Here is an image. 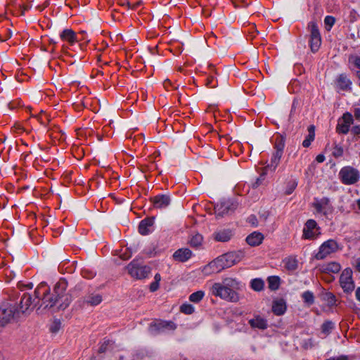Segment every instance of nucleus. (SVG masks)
I'll use <instances>...</instances> for the list:
<instances>
[{
  "mask_svg": "<svg viewBox=\"0 0 360 360\" xmlns=\"http://www.w3.org/2000/svg\"><path fill=\"white\" fill-rule=\"evenodd\" d=\"M352 82L345 75H340L337 79L338 86L343 91L351 89Z\"/></svg>",
  "mask_w": 360,
  "mask_h": 360,
  "instance_id": "nucleus-21",
  "label": "nucleus"
},
{
  "mask_svg": "<svg viewBox=\"0 0 360 360\" xmlns=\"http://www.w3.org/2000/svg\"><path fill=\"white\" fill-rule=\"evenodd\" d=\"M244 257L245 252L243 251L229 252L211 262L205 266V269H210L219 272L226 267H230L240 262Z\"/></svg>",
  "mask_w": 360,
  "mask_h": 360,
  "instance_id": "nucleus-3",
  "label": "nucleus"
},
{
  "mask_svg": "<svg viewBox=\"0 0 360 360\" xmlns=\"http://www.w3.org/2000/svg\"><path fill=\"white\" fill-rule=\"evenodd\" d=\"M233 236V230L230 229H224L215 231L213 234V238L218 242L225 243L230 240Z\"/></svg>",
  "mask_w": 360,
  "mask_h": 360,
  "instance_id": "nucleus-13",
  "label": "nucleus"
},
{
  "mask_svg": "<svg viewBox=\"0 0 360 360\" xmlns=\"http://www.w3.org/2000/svg\"><path fill=\"white\" fill-rule=\"evenodd\" d=\"M309 32L310 33V48L311 51L316 52L319 50L321 44V34L316 22H311L308 25Z\"/></svg>",
  "mask_w": 360,
  "mask_h": 360,
  "instance_id": "nucleus-8",
  "label": "nucleus"
},
{
  "mask_svg": "<svg viewBox=\"0 0 360 360\" xmlns=\"http://www.w3.org/2000/svg\"><path fill=\"white\" fill-rule=\"evenodd\" d=\"M129 274L137 279L145 278L150 271V268L141 266L136 261H132L127 266Z\"/></svg>",
  "mask_w": 360,
  "mask_h": 360,
  "instance_id": "nucleus-6",
  "label": "nucleus"
},
{
  "mask_svg": "<svg viewBox=\"0 0 360 360\" xmlns=\"http://www.w3.org/2000/svg\"><path fill=\"white\" fill-rule=\"evenodd\" d=\"M159 288V283L158 282H153L150 285V290L151 292H155Z\"/></svg>",
  "mask_w": 360,
  "mask_h": 360,
  "instance_id": "nucleus-45",
  "label": "nucleus"
},
{
  "mask_svg": "<svg viewBox=\"0 0 360 360\" xmlns=\"http://www.w3.org/2000/svg\"><path fill=\"white\" fill-rule=\"evenodd\" d=\"M250 325L252 328L259 329H265L267 327L266 321L260 316H256L255 318L249 321Z\"/></svg>",
  "mask_w": 360,
  "mask_h": 360,
  "instance_id": "nucleus-22",
  "label": "nucleus"
},
{
  "mask_svg": "<svg viewBox=\"0 0 360 360\" xmlns=\"http://www.w3.org/2000/svg\"><path fill=\"white\" fill-rule=\"evenodd\" d=\"M238 203L231 200H224L217 204L214 207V211L217 217H224L229 215L234 212L237 208Z\"/></svg>",
  "mask_w": 360,
  "mask_h": 360,
  "instance_id": "nucleus-9",
  "label": "nucleus"
},
{
  "mask_svg": "<svg viewBox=\"0 0 360 360\" xmlns=\"http://www.w3.org/2000/svg\"><path fill=\"white\" fill-rule=\"evenodd\" d=\"M154 218H147L142 220L139 225V232L141 235H146L149 233V228L153 225Z\"/></svg>",
  "mask_w": 360,
  "mask_h": 360,
  "instance_id": "nucleus-19",
  "label": "nucleus"
},
{
  "mask_svg": "<svg viewBox=\"0 0 360 360\" xmlns=\"http://www.w3.org/2000/svg\"><path fill=\"white\" fill-rule=\"evenodd\" d=\"M248 221L250 224H251L254 227H257L258 226V221L255 216L251 215L248 217Z\"/></svg>",
  "mask_w": 360,
  "mask_h": 360,
  "instance_id": "nucleus-43",
  "label": "nucleus"
},
{
  "mask_svg": "<svg viewBox=\"0 0 360 360\" xmlns=\"http://www.w3.org/2000/svg\"><path fill=\"white\" fill-rule=\"evenodd\" d=\"M349 126L342 122L341 121L338 124L336 130L339 134H347L349 131Z\"/></svg>",
  "mask_w": 360,
  "mask_h": 360,
  "instance_id": "nucleus-34",
  "label": "nucleus"
},
{
  "mask_svg": "<svg viewBox=\"0 0 360 360\" xmlns=\"http://www.w3.org/2000/svg\"><path fill=\"white\" fill-rule=\"evenodd\" d=\"M181 311L186 314H191L194 311V307L190 304H184L180 307Z\"/></svg>",
  "mask_w": 360,
  "mask_h": 360,
  "instance_id": "nucleus-35",
  "label": "nucleus"
},
{
  "mask_svg": "<svg viewBox=\"0 0 360 360\" xmlns=\"http://www.w3.org/2000/svg\"><path fill=\"white\" fill-rule=\"evenodd\" d=\"M282 155L283 154H281L279 152H275L274 153V155H273L272 158H271V165H268L267 167H273V169L274 170L276 169V167L278 166Z\"/></svg>",
  "mask_w": 360,
  "mask_h": 360,
  "instance_id": "nucleus-29",
  "label": "nucleus"
},
{
  "mask_svg": "<svg viewBox=\"0 0 360 360\" xmlns=\"http://www.w3.org/2000/svg\"><path fill=\"white\" fill-rule=\"evenodd\" d=\"M340 283L342 288L346 292H351L354 289V283L352 279V271L345 269L341 274Z\"/></svg>",
  "mask_w": 360,
  "mask_h": 360,
  "instance_id": "nucleus-10",
  "label": "nucleus"
},
{
  "mask_svg": "<svg viewBox=\"0 0 360 360\" xmlns=\"http://www.w3.org/2000/svg\"><path fill=\"white\" fill-rule=\"evenodd\" d=\"M169 328L171 330H174L176 326L173 322L160 321L151 323L150 325L149 330L152 333H158L162 331L165 328Z\"/></svg>",
  "mask_w": 360,
  "mask_h": 360,
  "instance_id": "nucleus-12",
  "label": "nucleus"
},
{
  "mask_svg": "<svg viewBox=\"0 0 360 360\" xmlns=\"http://www.w3.org/2000/svg\"><path fill=\"white\" fill-rule=\"evenodd\" d=\"M28 8H29V7H28V6H23L22 7L21 15H24L25 11V10H27Z\"/></svg>",
  "mask_w": 360,
  "mask_h": 360,
  "instance_id": "nucleus-55",
  "label": "nucleus"
},
{
  "mask_svg": "<svg viewBox=\"0 0 360 360\" xmlns=\"http://www.w3.org/2000/svg\"><path fill=\"white\" fill-rule=\"evenodd\" d=\"M341 122L350 127V125L352 124V122H353V117H352V114H350L349 112L345 113L342 117Z\"/></svg>",
  "mask_w": 360,
  "mask_h": 360,
  "instance_id": "nucleus-37",
  "label": "nucleus"
},
{
  "mask_svg": "<svg viewBox=\"0 0 360 360\" xmlns=\"http://www.w3.org/2000/svg\"><path fill=\"white\" fill-rule=\"evenodd\" d=\"M141 4V1H138L137 3H136V4H135L132 7H133V8H135V7H136V6H139Z\"/></svg>",
  "mask_w": 360,
  "mask_h": 360,
  "instance_id": "nucleus-58",
  "label": "nucleus"
},
{
  "mask_svg": "<svg viewBox=\"0 0 360 360\" xmlns=\"http://www.w3.org/2000/svg\"><path fill=\"white\" fill-rule=\"evenodd\" d=\"M332 154L336 158L342 157L343 155L342 147L338 144H335L333 149Z\"/></svg>",
  "mask_w": 360,
  "mask_h": 360,
  "instance_id": "nucleus-36",
  "label": "nucleus"
},
{
  "mask_svg": "<svg viewBox=\"0 0 360 360\" xmlns=\"http://www.w3.org/2000/svg\"><path fill=\"white\" fill-rule=\"evenodd\" d=\"M239 288V283L236 279L226 278L222 283H214L211 287V292L216 297L236 302L239 300V296L236 292Z\"/></svg>",
  "mask_w": 360,
  "mask_h": 360,
  "instance_id": "nucleus-2",
  "label": "nucleus"
},
{
  "mask_svg": "<svg viewBox=\"0 0 360 360\" xmlns=\"http://www.w3.org/2000/svg\"><path fill=\"white\" fill-rule=\"evenodd\" d=\"M316 160L318 162H323L325 160V156L322 154H319L316 156Z\"/></svg>",
  "mask_w": 360,
  "mask_h": 360,
  "instance_id": "nucleus-46",
  "label": "nucleus"
},
{
  "mask_svg": "<svg viewBox=\"0 0 360 360\" xmlns=\"http://www.w3.org/2000/svg\"><path fill=\"white\" fill-rule=\"evenodd\" d=\"M269 288L271 290H277L280 284V278L278 276H270L268 278Z\"/></svg>",
  "mask_w": 360,
  "mask_h": 360,
  "instance_id": "nucleus-25",
  "label": "nucleus"
},
{
  "mask_svg": "<svg viewBox=\"0 0 360 360\" xmlns=\"http://www.w3.org/2000/svg\"><path fill=\"white\" fill-rule=\"evenodd\" d=\"M356 269L358 271H360V259L356 260Z\"/></svg>",
  "mask_w": 360,
  "mask_h": 360,
  "instance_id": "nucleus-51",
  "label": "nucleus"
},
{
  "mask_svg": "<svg viewBox=\"0 0 360 360\" xmlns=\"http://www.w3.org/2000/svg\"><path fill=\"white\" fill-rule=\"evenodd\" d=\"M340 265L335 262H330L321 266V271L326 273H338L340 270Z\"/></svg>",
  "mask_w": 360,
  "mask_h": 360,
  "instance_id": "nucleus-23",
  "label": "nucleus"
},
{
  "mask_svg": "<svg viewBox=\"0 0 360 360\" xmlns=\"http://www.w3.org/2000/svg\"><path fill=\"white\" fill-rule=\"evenodd\" d=\"M309 130V134H311V133H313V134H315L314 133V126H310L308 129Z\"/></svg>",
  "mask_w": 360,
  "mask_h": 360,
  "instance_id": "nucleus-54",
  "label": "nucleus"
},
{
  "mask_svg": "<svg viewBox=\"0 0 360 360\" xmlns=\"http://www.w3.org/2000/svg\"><path fill=\"white\" fill-rule=\"evenodd\" d=\"M26 287L31 289L33 287V284L32 283H30L27 285H26Z\"/></svg>",
  "mask_w": 360,
  "mask_h": 360,
  "instance_id": "nucleus-56",
  "label": "nucleus"
},
{
  "mask_svg": "<svg viewBox=\"0 0 360 360\" xmlns=\"http://www.w3.org/2000/svg\"><path fill=\"white\" fill-rule=\"evenodd\" d=\"M315 134H313V133H311V134H309L308 136L303 141L302 146L305 148L309 147L312 141L314 139Z\"/></svg>",
  "mask_w": 360,
  "mask_h": 360,
  "instance_id": "nucleus-38",
  "label": "nucleus"
},
{
  "mask_svg": "<svg viewBox=\"0 0 360 360\" xmlns=\"http://www.w3.org/2000/svg\"><path fill=\"white\" fill-rule=\"evenodd\" d=\"M356 205H357L358 209L360 210V199H359L356 201Z\"/></svg>",
  "mask_w": 360,
  "mask_h": 360,
  "instance_id": "nucleus-59",
  "label": "nucleus"
},
{
  "mask_svg": "<svg viewBox=\"0 0 360 360\" xmlns=\"http://www.w3.org/2000/svg\"><path fill=\"white\" fill-rule=\"evenodd\" d=\"M46 6V5H45L44 7H40V6H38V8H39L40 11H42L45 7Z\"/></svg>",
  "mask_w": 360,
  "mask_h": 360,
  "instance_id": "nucleus-60",
  "label": "nucleus"
},
{
  "mask_svg": "<svg viewBox=\"0 0 360 360\" xmlns=\"http://www.w3.org/2000/svg\"><path fill=\"white\" fill-rule=\"evenodd\" d=\"M356 299L360 301V287L357 288L355 292Z\"/></svg>",
  "mask_w": 360,
  "mask_h": 360,
  "instance_id": "nucleus-50",
  "label": "nucleus"
},
{
  "mask_svg": "<svg viewBox=\"0 0 360 360\" xmlns=\"http://www.w3.org/2000/svg\"><path fill=\"white\" fill-rule=\"evenodd\" d=\"M284 146H285V143H284L283 138V137L278 138L276 141V145H275L276 152H279L281 154H283V150L284 149Z\"/></svg>",
  "mask_w": 360,
  "mask_h": 360,
  "instance_id": "nucleus-33",
  "label": "nucleus"
},
{
  "mask_svg": "<svg viewBox=\"0 0 360 360\" xmlns=\"http://www.w3.org/2000/svg\"><path fill=\"white\" fill-rule=\"evenodd\" d=\"M264 238V236L262 233L254 231L246 237L245 240L249 245L255 247L262 244Z\"/></svg>",
  "mask_w": 360,
  "mask_h": 360,
  "instance_id": "nucleus-17",
  "label": "nucleus"
},
{
  "mask_svg": "<svg viewBox=\"0 0 360 360\" xmlns=\"http://www.w3.org/2000/svg\"><path fill=\"white\" fill-rule=\"evenodd\" d=\"M326 297L329 305L332 306L335 304V297L333 294L328 293L326 295Z\"/></svg>",
  "mask_w": 360,
  "mask_h": 360,
  "instance_id": "nucleus-44",
  "label": "nucleus"
},
{
  "mask_svg": "<svg viewBox=\"0 0 360 360\" xmlns=\"http://www.w3.org/2000/svg\"><path fill=\"white\" fill-rule=\"evenodd\" d=\"M204 295V292L202 290H199L192 293L189 296V300L192 302L198 303L203 298Z\"/></svg>",
  "mask_w": 360,
  "mask_h": 360,
  "instance_id": "nucleus-28",
  "label": "nucleus"
},
{
  "mask_svg": "<svg viewBox=\"0 0 360 360\" xmlns=\"http://www.w3.org/2000/svg\"><path fill=\"white\" fill-rule=\"evenodd\" d=\"M58 330V327H55V328H51V331L55 333V332H57Z\"/></svg>",
  "mask_w": 360,
  "mask_h": 360,
  "instance_id": "nucleus-57",
  "label": "nucleus"
},
{
  "mask_svg": "<svg viewBox=\"0 0 360 360\" xmlns=\"http://www.w3.org/2000/svg\"><path fill=\"white\" fill-rule=\"evenodd\" d=\"M265 175H266V173L263 172L260 175V176L257 179L256 181L252 184V187L254 188H257L262 183V181L264 180Z\"/></svg>",
  "mask_w": 360,
  "mask_h": 360,
  "instance_id": "nucleus-41",
  "label": "nucleus"
},
{
  "mask_svg": "<svg viewBox=\"0 0 360 360\" xmlns=\"http://www.w3.org/2000/svg\"><path fill=\"white\" fill-rule=\"evenodd\" d=\"M354 114L355 118L360 120V108H355Z\"/></svg>",
  "mask_w": 360,
  "mask_h": 360,
  "instance_id": "nucleus-47",
  "label": "nucleus"
},
{
  "mask_svg": "<svg viewBox=\"0 0 360 360\" xmlns=\"http://www.w3.org/2000/svg\"><path fill=\"white\" fill-rule=\"evenodd\" d=\"M302 297L304 302L309 306L314 303V295L311 291H305L302 293Z\"/></svg>",
  "mask_w": 360,
  "mask_h": 360,
  "instance_id": "nucleus-26",
  "label": "nucleus"
},
{
  "mask_svg": "<svg viewBox=\"0 0 360 360\" xmlns=\"http://www.w3.org/2000/svg\"><path fill=\"white\" fill-rule=\"evenodd\" d=\"M213 81V77L208 78L207 82V86H210V88H214L216 85H211L212 82Z\"/></svg>",
  "mask_w": 360,
  "mask_h": 360,
  "instance_id": "nucleus-49",
  "label": "nucleus"
},
{
  "mask_svg": "<svg viewBox=\"0 0 360 360\" xmlns=\"http://www.w3.org/2000/svg\"><path fill=\"white\" fill-rule=\"evenodd\" d=\"M352 131L354 134H360V126H355V127H353L352 129Z\"/></svg>",
  "mask_w": 360,
  "mask_h": 360,
  "instance_id": "nucleus-48",
  "label": "nucleus"
},
{
  "mask_svg": "<svg viewBox=\"0 0 360 360\" xmlns=\"http://www.w3.org/2000/svg\"><path fill=\"white\" fill-rule=\"evenodd\" d=\"M296 186H297V183L296 182H293L292 188H291V190L288 191L287 193L288 194H290L292 193V191H293V189L296 187Z\"/></svg>",
  "mask_w": 360,
  "mask_h": 360,
  "instance_id": "nucleus-53",
  "label": "nucleus"
},
{
  "mask_svg": "<svg viewBox=\"0 0 360 360\" xmlns=\"http://www.w3.org/2000/svg\"><path fill=\"white\" fill-rule=\"evenodd\" d=\"M42 295H37L35 290L33 293H25L21 297L20 302L14 311L18 318L21 316H27L31 314L33 309L39 307Z\"/></svg>",
  "mask_w": 360,
  "mask_h": 360,
  "instance_id": "nucleus-4",
  "label": "nucleus"
},
{
  "mask_svg": "<svg viewBox=\"0 0 360 360\" xmlns=\"http://www.w3.org/2000/svg\"><path fill=\"white\" fill-rule=\"evenodd\" d=\"M339 176L342 182L346 185L354 184L360 178L358 170L349 166L342 168Z\"/></svg>",
  "mask_w": 360,
  "mask_h": 360,
  "instance_id": "nucleus-5",
  "label": "nucleus"
},
{
  "mask_svg": "<svg viewBox=\"0 0 360 360\" xmlns=\"http://www.w3.org/2000/svg\"><path fill=\"white\" fill-rule=\"evenodd\" d=\"M103 297L99 293H89L83 297V304L87 306L96 307L101 303Z\"/></svg>",
  "mask_w": 360,
  "mask_h": 360,
  "instance_id": "nucleus-14",
  "label": "nucleus"
},
{
  "mask_svg": "<svg viewBox=\"0 0 360 360\" xmlns=\"http://www.w3.org/2000/svg\"><path fill=\"white\" fill-rule=\"evenodd\" d=\"M60 38L63 40L68 41L70 44L74 43L77 40L75 33L70 29L64 30L60 34Z\"/></svg>",
  "mask_w": 360,
  "mask_h": 360,
  "instance_id": "nucleus-24",
  "label": "nucleus"
},
{
  "mask_svg": "<svg viewBox=\"0 0 360 360\" xmlns=\"http://www.w3.org/2000/svg\"><path fill=\"white\" fill-rule=\"evenodd\" d=\"M316 222L314 220H307L303 229V238L305 239H314L316 235L314 229L316 228Z\"/></svg>",
  "mask_w": 360,
  "mask_h": 360,
  "instance_id": "nucleus-16",
  "label": "nucleus"
},
{
  "mask_svg": "<svg viewBox=\"0 0 360 360\" xmlns=\"http://www.w3.org/2000/svg\"><path fill=\"white\" fill-rule=\"evenodd\" d=\"M339 250L338 243L334 240H328L319 248V251L315 255L316 259H323L328 255L337 252Z\"/></svg>",
  "mask_w": 360,
  "mask_h": 360,
  "instance_id": "nucleus-7",
  "label": "nucleus"
},
{
  "mask_svg": "<svg viewBox=\"0 0 360 360\" xmlns=\"http://www.w3.org/2000/svg\"><path fill=\"white\" fill-rule=\"evenodd\" d=\"M285 267L288 270H295L297 268V261L295 258L289 257L285 259Z\"/></svg>",
  "mask_w": 360,
  "mask_h": 360,
  "instance_id": "nucleus-30",
  "label": "nucleus"
},
{
  "mask_svg": "<svg viewBox=\"0 0 360 360\" xmlns=\"http://www.w3.org/2000/svg\"><path fill=\"white\" fill-rule=\"evenodd\" d=\"M193 255V252L188 248H180L173 254V258L175 261L185 262L188 261Z\"/></svg>",
  "mask_w": 360,
  "mask_h": 360,
  "instance_id": "nucleus-15",
  "label": "nucleus"
},
{
  "mask_svg": "<svg viewBox=\"0 0 360 360\" xmlns=\"http://www.w3.org/2000/svg\"><path fill=\"white\" fill-rule=\"evenodd\" d=\"M160 280H161L160 274H156L155 275V281L158 282V283H160Z\"/></svg>",
  "mask_w": 360,
  "mask_h": 360,
  "instance_id": "nucleus-52",
  "label": "nucleus"
},
{
  "mask_svg": "<svg viewBox=\"0 0 360 360\" xmlns=\"http://www.w3.org/2000/svg\"><path fill=\"white\" fill-rule=\"evenodd\" d=\"M154 207L159 209L167 207L170 203V198L167 195H159L153 199Z\"/></svg>",
  "mask_w": 360,
  "mask_h": 360,
  "instance_id": "nucleus-18",
  "label": "nucleus"
},
{
  "mask_svg": "<svg viewBox=\"0 0 360 360\" xmlns=\"http://www.w3.org/2000/svg\"><path fill=\"white\" fill-rule=\"evenodd\" d=\"M262 217L264 218V220L265 221L266 219V218H267V215L264 214L262 216Z\"/></svg>",
  "mask_w": 360,
  "mask_h": 360,
  "instance_id": "nucleus-61",
  "label": "nucleus"
},
{
  "mask_svg": "<svg viewBox=\"0 0 360 360\" xmlns=\"http://www.w3.org/2000/svg\"><path fill=\"white\" fill-rule=\"evenodd\" d=\"M202 241V236L200 234L197 233L191 238L189 243L192 247H198L201 245Z\"/></svg>",
  "mask_w": 360,
  "mask_h": 360,
  "instance_id": "nucleus-32",
  "label": "nucleus"
},
{
  "mask_svg": "<svg viewBox=\"0 0 360 360\" xmlns=\"http://www.w3.org/2000/svg\"><path fill=\"white\" fill-rule=\"evenodd\" d=\"M111 344L110 340L105 341L99 347L98 352L104 353L107 351L108 346Z\"/></svg>",
  "mask_w": 360,
  "mask_h": 360,
  "instance_id": "nucleus-40",
  "label": "nucleus"
},
{
  "mask_svg": "<svg viewBox=\"0 0 360 360\" xmlns=\"http://www.w3.org/2000/svg\"><path fill=\"white\" fill-rule=\"evenodd\" d=\"M67 286L66 281L60 280L51 292L45 283L39 284L35 289L37 295H42L37 311L53 314L67 309L72 301V295L67 291Z\"/></svg>",
  "mask_w": 360,
  "mask_h": 360,
  "instance_id": "nucleus-1",
  "label": "nucleus"
},
{
  "mask_svg": "<svg viewBox=\"0 0 360 360\" xmlns=\"http://www.w3.org/2000/svg\"><path fill=\"white\" fill-rule=\"evenodd\" d=\"M334 328V323L331 321H325L321 326V331L326 335L330 334Z\"/></svg>",
  "mask_w": 360,
  "mask_h": 360,
  "instance_id": "nucleus-27",
  "label": "nucleus"
},
{
  "mask_svg": "<svg viewBox=\"0 0 360 360\" xmlns=\"http://www.w3.org/2000/svg\"><path fill=\"white\" fill-rule=\"evenodd\" d=\"M328 202V199L322 200L321 202H317L314 204V207L318 212H321L323 210V204H326Z\"/></svg>",
  "mask_w": 360,
  "mask_h": 360,
  "instance_id": "nucleus-42",
  "label": "nucleus"
},
{
  "mask_svg": "<svg viewBox=\"0 0 360 360\" xmlns=\"http://www.w3.org/2000/svg\"><path fill=\"white\" fill-rule=\"evenodd\" d=\"M18 318L11 307H0V328L6 326L13 319Z\"/></svg>",
  "mask_w": 360,
  "mask_h": 360,
  "instance_id": "nucleus-11",
  "label": "nucleus"
},
{
  "mask_svg": "<svg viewBox=\"0 0 360 360\" xmlns=\"http://www.w3.org/2000/svg\"><path fill=\"white\" fill-rule=\"evenodd\" d=\"M285 309L286 306L283 300H277L273 302L272 311L275 314L278 316L282 315L285 311Z\"/></svg>",
  "mask_w": 360,
  "mask_h": 360,
  "instance_id": "nucleus-20",
  "label": "nucleus"
},
{
  "mask_svg": "<svg viewBox=\"0 0 360 360\" xmlns=\"http://www.w3.org/2000/svg\"><path fill=\"white\" fill-rule=\"evenodd\" d=\"M335 22V18L329 15L326 16L324 20L326 25L329 27L328 30L334 25Z\"/></svg>",
  "mask_w": 360,
  "mask_h": 360,
  "instance_id": "nucleus-39",
  "label": "nucleus"
},
{
  "mask_svg": "<svg viewBox=\"0 0 360 360\" xmlns=\"http://www.w3.org/2000/svg\"><path fill=\"white\" fill-rule=\"evenodd\" d=\"M251 287L256 291H260L264 288V281L259 278L253 279L251 282Z\"/></svg>",
  "mask_w": 360,
  "mask_h": 360,
  "instance_id": "nucleus-31",
  "label": "nucleus"
}]
</instances>
